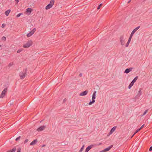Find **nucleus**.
Segmentation results:
<instances>
[{"instance_id":"obj_19","label":"nucleus","mask_w":152,"mask_h":152,"mask_svg":"<svg viewBox=\"0 0 152 152\" xmlns=\"http://www.w3.org/2000/svg\"><path fill=\"white\" fill-rule=\"evenodd\" d=\"M54 0H51L50 1V3L49 4H50L52 6H53L54 4Z\"/></svg>"},{"instance_id":"obj_14","label":"nucleus","mask_w":152,"mask_h":152,"mask_svg":"<svg viewBox=\"0 0 152 152\" xmlns=\"http://www.w3.org/2000/svg\"><path fill=\"white\" fill-rule=\"evenodd\" d=\"M96 91H95L93 93V95H92V100H94V101H95V99L96 98Z\"/></svg>"},{"instance_id":"obj_25","label":"nucleus","mask_w":152,"mask_h":152,"mask_svg":"<svg viewBox=\"0 0 152 152\" xmlns=\"http://www.w3.org/2000/svg\"><path fill=\"white\" fill-rule=\"evenodd\" d=\"M95 101H94V100H92V101H91L88 104L89 105H91L93 103H94L95 102Z\"/></svg>"},{"instance_id":"obj_41","label":"nucleus","mask_w":152,"mask_h":152,"mask_svg":"<svg viewBox=\"0 0 152 152\" xmlns=\"http://www.w3.org/2000/svg\"><path fill=\"white\" fill-rule=\"evenodd\" d=\"M133 30L135 32L137 30L136 29V28H135Z\"/></svg>"},{"instance_id":"obj_50","label":"nucleus","mask_w":152,"mask_h":152,"mask_svg":"<svg viewBox=\"0 0 152 152\" xmlns=\"http://www.w3.org/2000/svg\"><path fill=\"white\" fill-rule=\"evenodd\" d=\"M17 1H18V0H17Z\"/></svg>"},{"instance_id":"obj_23","label":"nucleus","mask_w":152,"mask_h":152,"mask_svg":"<svg viewBox=\"0 0 152 152\" xmlns=\"http://www.w3.org/2000/svg\"><path fill=\"white\" fill-rule=\"evenodd\" d=\"M135 32L133 30L132 31V32H131V34L130 35V37H132L133 36V35L135 33Z\"/></svg>"},{"instance_id":"obj_1","label":"nucleus","mask_w":152,"mask_h":152,"mask_svg":"<svg viewBox=\"0 0 152 152\" xmlns=\"http://www.w3.org/2000/svg\"><path fill=\"white\" fill-rule=\"evenodd\" d=\"M33 44V42L31 40H28L24 45H23V47L24 48H27L29 47Z\"/></svg>"},{"instance_id":"obj_44","label":"nucleus","mask_w":152,"mask_h":152,"mask_svg":"<svg viewBox=\"0 0 152 152\" xmlns=\"http://www.w3.org/2000/svg\"><path fill=\"white\" fill-rule=\"evenodd\" d=\"M1 45H0V50H1Z\"/></svg>"},{"instance_id":"obj_18","label":"nucleus","mask_w":152,"mask_h":152,"mask_svg":"<svg viewBox=\"0 0 152 152\" xmlns=\"http://www.w3.org/2000/svg\"><path fill=\"white\" fill-rule=\"evenodd\" d=\"M32 11V10L31 8H28L26 9V12L30 14Z\"/></svg>"},{"instance_id":"obj_40","label":"nucleus","mask_w":152,"mask_h":152,"mask_svg":"<svg viewBox=\"0 0 152 152\" xmlns=\"http://www.w3.org/2000/svg\"><path fill=\"white\" fill-rule=\"evenodd\" d=\"M66 99H64L63 100V102L64 103V102H65L66 101Z\"/></svg>"},{"instance_id":"obj_30","label":"nucleus","mask_w":152,"mask_h":152,"mask_svg":"<svg viewBox=\"0 0 152 152\" xmlns=\"http://www.w3.org/2000/svg\"><path fill=\"white\" fill-rule=\"evenodd\" d=\"M133 86V85L130 83L129 86L128 88L130 89Z\"/></svg>"},{"instance_id":"obj_42","label":"nucleus","mask_w":152,"mask_h":152,"mask_svg":"<svg viewBox=\"0 0 152 152\" xmlns=\"http://www.w3.org/2000/svg\"><path fill=\"white\" fill-rule=\"evenodd\" d=\"M82 73H80L79 75V76L80 77H81L82 76Z\"/></svg>"},{"instance_id":"obj_2","label":"nucleus","mask_w":152,"mask_h":152,"mask_svg":"<svg viewBox=\"0 0 152 152\" xmlns=\"http://www.w3.org/2000/svg\"><path fill=\"white\" fill-rule=\"evenodd\" d=\"M26 73L27 68L23 70V72L20 73L19 76L21 79H23L25 78L26 75Z\"/></svg>"},{"instance_id":"obj_49","label":"nucleus","mask_w":152,"mask_h":152,"mask_svg":"<svg viewBox=\"0 0 152 152\" xmlns=\"http://www.w3.org/2000/svg\"><path fill=\"white\" fill-rule=\"evenodd\" d=\"M17 1H18V0H17Z\"/></svg>"},{"instance_id":"obj_24","label":"nucleus","mask_w":152,"mask_h":152,"mask_svg":"<svg viewBox=\"0 0 152 152\" xmlns=\"http://www.w3.org/2000/svg\"><path fill=\"white\" fill-rule=\"evenodd\" d=\"M36 30V29L35 28H34L32 30V31H31V32L32 33V34H33L35 32Z\"/></svg>"},{"instance_id":"obj_46","label":"nucleus","mask_w":152,"mask_h":152,"mask_svg":"<svg viewBox=\"0 0 152 152\" xmlns=\"http://www.w3.org/2000/svg\"><path fill=\"white\" fill-rule=\"evenodd\" d=\"M134 134L131 137V138H132L134 136Z\"/></svg>"},{"instance_id":"obj_20","label":"nucleus","mask_w":152,"mask_h":152,"mask_svg":"<svg viewBox=\"0 0 152 152\" xmlns=\"http://www.w3.org/2000/svg\"><path fill=\"white\" fill-rule=\"evenodd\" d=\"M33 34H32V32L30 31L29 33L27 34V37H29L31 36V35H32Z\"/></svg>"},{"instance_id":"obj_35","label":"nucleus","mask_w":152,"mask_h":152,"mask_svg":"<svg viewBox=\"0 0 152 152\" xmlns=\"http://www.w3.org/2000/svg\"><path fill=\"white\" fill-rule=\"evenodd\" d=\"M28 141V139H26L24 142V143L25 144L26 143H27Z\"/></svg>"},{"instance_id":"obj_48","label":"nucleus","mask_w":152,"mask_h":152,"mask_svg":"<svg viewBox=\"0 0 152 152\" xmlns=\"http://www.w3.org/2000/svg\"><path fill=\"white\" fill-rule=\"evenodd\" d=\"M130 1V0L128 2V3H129Z\"/></svg>"},{"instance_id":"obj_5","label":"nucleus","mask_w":152,"mask_h":152,"mask_svg":"<svg viewBox=\"0 0 152 152\" xmlns=\"http://www.w3.org/2000/svg\"><path fill=\"white\" fill-rule=\"evenodd\" d=\"M113 146V145H111L108 148H105L104 150L102 151V152H104L108 151H109L111 148H112Z\"/></svg>"},{"instance_id":"obj_34","label":"nucleus","mask_w":152,"mask_h":152,"mask_svg":"<svg viewBox=\"0 0 152 152\" xmlns=\"http://www.w3.org/2000/svg\"><path fill=\"white\" fill-rule=\"evenodd\" d=\"M21 150V148H19L17 150L18 152H20Z\"/></svg>"},{"instance_id":"obj_21","label":"nucleus","mask_w":152,"mask_h":152,"mask_svg":"<svg viewBox=\"0 0 152 152\" xmlns=\"http://www.w3.org/2000/svg\"><path fill=\"white\" fill-rule=\"evenodd\" d=\"M141 88L140 89L139 91H138L137 95H138L139 96H140L141 95Z\"/></svg>"},{"instance_id":"obj_26","label":"nucleus","mask_w":152,"mask_h":152,"mask_svg":"<svg viewBox=\"0 0 152 152\" xmlns=\"http://www.w3.org/2000/svg\"><path fill=\"white\" fill-rule=\"evenodd\" d=\"M140 130V129H138L136 130V131L134 133V135L135 134L137 133Z\"/></svg>"},{"instance_id":"obj_13","label":"nucleus","mask_w":152,"mask_h":152,"mask_svg":"<svg viewBox=\"0 0 152 152\" xmlns=\"http://www.w3.org/2000/svg\"><path fill=\"white\" fill-rule=\"evenodd\" d=\"M138 78V76H136L135 77L132 81L131 82V83L132 85H134V83L136 81Z\"/></svg>"},{"instance_id":"obj_36","label":"nucleus","mask_w":152,"mask_h":152,"mask_svg":"<svg viewBox=\"0 0 152 152\" xmlns=\"http://www.w3.org/2000/svg\"><path fill=\"white\" fill-rule=\"evenodd\" d=\"M22 51V50H18L17 51V53H20V52H21V51Z\"/></svg>"},{"instance_id":"obj_31","label":"nucleus","mask_w":152,"mask_h":152,"mask_svg":"<svg viewBox=\"0 0 152 152\" xmlns=\"http://www.w3.org/2000/svg\"><path fill=\"white\" fill-rule=\"evenodd\" d=\"M102 4H99V5L98 6V7H97V9L98 10L99 9L101 8V6H102Z\"/></svg>"},{"instance_id":"obj_27","label":"nucleus","mask_w":152,"mask_h":152,"mask_svg":"<svg viewBox=\"0 0 152 152\" xmlns=\"http://www.w3.org/2000/svg\"><path fill=\"white\" fill-rule=\"evenodd\" d=\"M148 110L147 109V110H146L144 112V113H143V115H145L148 112Z\"/></svg>"},{"instance_id":"obj_29","label":"nucleus","mask_w":152,"mask_h":152,"mask_svg":"<svg viewBox=\"0 0 152 152\" xmlns=\"http://www.w3.org/2000/svg\"><path fill=\"white\" fill-rule=\"evenodd\" d=\"M23 15V14L22 13H19V14L17 15L16 17L18 18V17H19L21 15Z\"/></svg>"},{"instance_id":"obj_32","label":"nucleus","mask_w":152,"mask_h":152,"mask_svg":"<svg viewBox=\"0 0 152 152\" xmlns=\"http://www.w3.org/2000/svg\"><path fill=\"white\" fill-rule=\"evenodd\" d=\"M84 148V145H83L82 147V148H81V149H80V151H79V152H81L83 150Z\"/></svg>"},{"instance_id":"obj_37","label":"nucleus","mask_w":152,"mask_h":152,"mask_svg":"<svg viewBox=\"0 0 152 152\" xmlns=\"http://www.w3.org/2000/svg\"><path fill=\"white\" fill-rule=\"evenodd\" d=\"M149 150L150 151H152V146L150 147Z\"/></svg>"},{"instance_id":"obj_7","label":"nucleus","mask_w":152,"mask_h":152,"mask_svg":"<svg viewBox=\"0 0 152 152\" xmlns=\"http://www.w3.org/2000/svg\"><path fill=\"white\" fill-rule=\"evenodd\" d=\"M93 146V145H91L88 146L86 149L85 152L88 151Z\"/></svg>"},{"instance_id":"obj_22","label":"nucleus","mask_w":152,"mask_h":152,"mask_svg":"<svg viewBox=\"0 0 152 152\" xmlns=\"http://www.w3.org/2000/svg\"><path fill=\"white\" fill-rule=\"evenodd\" d=\"M13 65V62H11L8 65V66L10 67L12 66Z\"/></svg>"},{"instance_id":"obj_17","label":"nucleus","mask_w":152,"mask_h":152,"mask_svg":"<svg viewBox=\"0 0 152 152\" xmlns=\"http://www.w3.org/2000/svg\"><path fill=\"white\" fill-rule=\"evenodd\" d=\"M16 148L15 147L13 148L12 150H10L8 151L7 152H15L16 150Z\"/></svg>"},{"instance_id":"obj_47","label":"nucleus","mask_w":152,"mask_h":152,"mask_svg":"<svg viewBox=\"0 0 152 152\" xmlns=\"http://www.w3.org/2000/svg\"><path fill=\"white\" fill-rule=\"evenodd\" d=\"M142 126L139 129H140V130L142 128Z\"/></svg>"},{"instance_id":"obj_51","label":"nucleus","mask_w":152,"mask_h":152,"mask_svg":"<svg viewBox=\"0 0 152 152\" xmlns=\"http://www.w3.org/2000/svg\"><path fill=\"white\" fill-rule=\"evenodd\" d=\"M1 64V63H0V65Z\"/></svg>"},{"instance_id":"obj_43","label":"nucleus","mask_w":152,"mask_h":152,"mask_svg":"<svg viewBox=\"0 0 152 152\" xmlns=\"http://www.w3.org/2000/svg\"><path fill=\"white\" fill-rule=\"evenodd\" d=\"M145 126V124H143L142 126V127H143L144 126Z\"/></svg>"},{"instance_id":"obj_8","label":"nucleus","mask_w":152,"mask_h":152,"mask_svg":"<svg viewBox=\"0 0 152 152\" xmlns=\"http://www.w3.org/2000/svg\"><path fill=\"white\" fill-rule=\"evenodd\" d=\"M45 128V126H41L39 127L37 129V131L39 132L43 130Z\"/></svg>"},{"instance_id":"obj_45","label":"nucleus","mask_w":152,"mask_h":152,"mask_svg":"<svg viewBox=\"0 0 152 152\" xmlns=\"http://www.w3.org/2000/svg\"><path fill=\"white\" fill-rule=\"evenodd\" d=\"M45 145H42V147H45Z\"/></svg>"},{"instance_id":"obj_9","label":"nucleus","mask_w":152,"mask_h":152,"mask_svg":"<svg viewBox=\"0 0 152 152\" xmlns=\"http://www.w3.org/2000/svg\"><path fill=\"white\" fill-rule=\"evenodd\" d=\"M116 128V126H115L113 127V128H112L111 129V130L110 131V132L109 133V134H112L113 132L115 131V130Z\"/></svg>"},{"instance_id":"obj_11","label":"nucleus","mask_w":152,"mask_h":152,"mask_svg":"<svg viewBox=\"0 0 152 152\" xmlns=\"http://www.w3.org/2000/svg\"><path fill=\"white\" fill-rule=\"evenodd\" d=\"M37 142V139L34 140L30 143V145H33L36 144Z\"/></svg>"},{"instance_id":"obj_38","label":"nucleus","mask_w":152,"mask_h":152,"mask_svg":"<svg viewBox=\"0 0 152 152\" xmlns=\"http://www.w3.org/2000/svg\"><path fill=\"white\" fill-rule=\"evenodd\" d=\"M5 26V25L4 23H3L2 24V25L1 26V27L2 28H3Z\"/></svg>"},{"instance_id":"obj_10","label":"nucleus","mask_w":152,"mask_h":152,"mask_svg":"<svg viewBox=\"0 0 152 152\" xmlns=\"http://www.w3.org/2000/svg\"><path fill=\"white\" fill-rule=\"evenodd\" d=\"M132 68H127L126 69L124 73H128L130 72L132 70Z\"/></svg>"},{"instance_id":"obj_16","label":"nucleus","mask_w":152,"mask_h":152,"mask_svg":"<svg viewBox=\"0 0 152 152\" xmlns=\"http://www.w3.org/2000/svg\"><path fill=\"white\" fill-rule=\"evenodd\" d=\"M52 7V6L50 4H49L45 7V9L46 10H48Z\"/></svg>"},{"instance_id":"obj_39","label":"nucleus","mask_w":152,"mask_h":152,"mask_svg":"<svg viewBox=\"0 0 152 152\" xmlns=\"http://www.w3.org/2000/svg\"><path fill=\"white\" fill-rule=\"evenodd\" d=\"M140 27V26H138L136 28V29L137 30H138Z\"/></svg>"},{"instance_id":"obj_4","label":"nucleus","mask_w":152,"mask_h":152,"mask_svg":"<svg viewBox=\"0 0 152 152\" xmlns=\"http://www.w3.org/2000/svg\"><path fill=\"white\" fill-rule=\"evenodd\" d=\"M7 91V88H5L2 91L1 94L0 95V98H3L5 95V94Z\"/></svg>"},{"instance_id":"obj_6","label":"nucleus","mask_w":152,"mask_h":152,"mask_svg":"<svg viewBox=\"0 0 152 152\" xmlns=\"http://www.w3.org/2000/svg\"><path fill=\"white\" fill-rule=\"evenodd\" d=\"M88 93V91H87V90H86L83 92H82L81 93H80V94L79 95L80 96H85V95H86V94H87Z\"/></svg>"},{"instance_id":"obj_15","label":"nucleus","mask_w":152,"mask_h":152,"mask_svg":"<svg viewBox=\"0 0 152 152\" xmlns=\"http://www.w3.org/2000/svg\"><path fill=\"white\" fill-rule=\"evenodd\" d=\"M11 11V10L10 9H9L7 10V11L5 12L4 13V14L7 16H8L9 15V13Z\"/></svg>"},{"instance_id":"obj_3","label":"nucleus","mask_w":152,"mask_h":152,"mask_svg":"<svg viewBox=\"0 0 152 152\" xmlns=\"http://www.w3.org/2000/svg\"><path fill=\"white\" fill-rule=\"evenodd\" d=\"M120 41L122 45H123L125 44L124 40V37L123 35L120 36Z\"/></svg>"},{"instance_id":"obj_33","label":"nucleus","mask_w":152,"mask_h":152,"mask_svg":"<svg viewBox=\"0 0 152 152\" xmlns=\"http://www.w3.org/2000/svg\"><path fill=\"white\" fill-rule=\"evenodd\" d=\"M20 136H19L16 139V141H17L18 140H19L20 139Z\"/></svg>"},{"instance_id":"obj_28","label":"nucleus","mask_w":152,"mask_h":152,"mask_svg":"<svg viewBox=\"0 0 152 152\" xmlns=\"http://www.w3.org/2000/svg\"><path fill=\"white\" fill-rule=\"evenodd\" d=\"M1 40L4 41L6 40V37H3L1 38Z\"/></svg>"},{"instance_id":"obj_12","label":"nucleus","mask_w":152,"mask_h":152,"mask_svg":"<svg viewBox=\"0 0 152 152\" xmlns=\"http://www.w3.org/2000/svg\"><path fill=\"white\" fill-rule=\"evenodd\" d=\"M132 38V37H129V38L128 40L127 43H126V47H128V46H129V43L130 42V41H131Z\"/></svg>"}]
</instances>
